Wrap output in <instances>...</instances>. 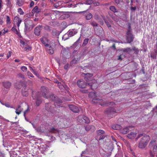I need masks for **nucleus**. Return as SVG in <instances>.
<instances>
[{
    "label": "nucleus",
    "mask_w": 157,
    "mask_h": 157,
    "mask_svg": "<svg viewBox=\"0 0 157 157\" xmlns=\"http://www.w3.org/2000/svg\"><path fill=\"white\" fill-rule=\"evenodd\" d=\"M131 30H132V29H131V25H130V24H129L128 25V31H130L131 32Z\"/></svg>",
    "instance_id": "6e6d98bb"
},
{
    "label": "nucleus",
    "mask_w": 157,
    "mask_h": 157,
    "mask_svg": "<svg viewBox=\"0 0 157 157\" xmlns=\"http://www.w3.org/2000/svg\"><path fill=\"white\" fill-rule=\"evenodd\" d=\"M28 89L26 88V86H25L23 87L22 90V93L23 96H27L28 94Z\"/></svg>",
    "instance_id": "a211bd4d"
},
{
    "label": "nucleus",
    "mask_w": 157,
    "mask_h": 157,
    "mask_svg": "<svg viewBox=\"0 0 157 157\" xmlns=\"http://www.w3.org/2000/svg\"><path fill=\"white\" fill-rule=\"evenodd\" d=\"M111 17L114 21L116 22H117L119 21V18L115 16H112Z\"/></svg>",
    "instance_id": "ea45409f"
},
{
    "label": "nucleus",
    "mask_w": 157,
    "mask_h": 157,
    "mask_svg": "<svg viewBox=\"0 0 157 157\" xmlns=\"http://www.w3.org/2000/svg\"><path fill=\"white\" fill-rule=\"evenodd\" d=\"M152 58L156 59H157V42L155 46V54H152L151 55Z\"/></svg>",
    "instance_id": "5701e85b"
},
{
    "label": "nucleus",
    "mask_w": 157,
    "mask_h": 157,
    "mask_svg": "<svg viewBox=\"0 0 157 157\" xmlns=\"http://www.w3.org/2000/svg\"><path fill=\"white\" fill-rule=\"evenodd\" d=\"M17 4L19 6H22L23 4V2L21 1L18 0L17 2Z\"/></svg>",
    "instance_id": "a18cd8bd"
},
{
    "label": "nucleus",
    "mask_w": 157,
    "mask_h": 157,
    "mask_svg": "<svg viewBox=\"0 0 157 157\" xmlns=\"http://www.w3.org/2000/svg\"><path fill=\"white\" fill-rule=\"evenodd\" d=\"M34 2L33 1H32L30 3V7H32L33 6H34Z\"/></svg>",
    "instance_id": "13d9d810"
},
{
    "label": "nucleus",
    "mask_w": 157,
    "mask_h": 157,
    "mask_svg": "<svg viewBox=\"0 0 157 157\" xmlns=\"http://www.w3.org/2000/svg\"><path fill=\"white\" fill-rule=\"evenodd\" d=\"M69 37H70V36H69V34H68V33H67L63 35L62 37V39L64 40H65L68 39Z\"/></svg>",
    "instance_id": "7c9ffc66"
},
{
    "label": "nucleus",
    "mask_w": 157,
    "mask_h": 157,
    "mask_svg": "<svg viewBox=\"0 0 157 157\" xmlns=\"http://www.w3.org/2000/svg\"><path fill=\"white\" fill-rule=\"evenodd\" d=\"M101 99L99 98H95L92 100V102L93 103H101Z\"/></svg>",
    "instance_id": "bb28decb"
},
{
    "label": "nucleus",
    "mask_w": 157,
    "mask_h": 157,
    "mask_svg": "<svg viewBox=\"0 0 157 157\" xmlns=\"http://www.w3.org/2000/svg\"><path fill=\"white\" fill-rule=\"evenodd\" d=\"M92 15L91 13H89L86 15V18L87 20H90L92 18Z\"/></svg>",
    "instance_id": "72a5a7b5"
},
{
    "label": "nucleus",
    "mask_w": 157,
    "mask_h": 157,
    "mask_svg": "<svg viewBox=\"0 0 157 157\" xmlns=\"http://www.w3.org/2000/svg\"><path fill=\"white\" fill-rule=\"evenodd\" d=\"M68 67V64H67L65 65L64 66V68L66 70H67Z\"/></svg>",
    "instance_id": "680f3d73"
},
{
    "label": "nucleus",
    "mask_w": 157,
    "mask_h": 157,
    "mask_svg": "<svg viewBox=\"0 0 157 157\" xmlns=\"http://www.w3.org/2000/svg\"><path fill=\"white\" fill-rule=\"evenodd\" d=\"M53 48L48 47V46L45 48L47 53L51 54H52L54 53Z\"/></svg>",
    "instance_id": "6ab92c4d"
},
{
    "label": "nucleus",
    "mask_w": 157,
    "mask_h": 157,
    "mask_svg": "<svg viewBox=\"0 0 157 157\" xmlns=\"http://www.w3.org/2000/svg\"><path fill=\"white\" fill-rule=\"evenodd\" d=\"M155 142V141L154 140H153L152 141H151L150 144H149V145L150 146H152L153 145H154V143Z\"/></svg>",
    "instance_id": "5fc2aeb1"
},
{
    "label": "nucleus",
    "mask_w": 157,
    "mask_h": 157,
    "mask_svg": "<svg viewBox=\"0 0 157 157\" xmlns=\"http://www.w3.org/2000/svg\"><path fill=\"white\" fill-rule=\"evenodd\" d=\"M21 70L24 72H25L27 71V68L25 66H22L21 67Z\"/></svg>",
    "instance_id": "c03bdc74"
},
{
    "label": "nucleus",
    "mask_w": 157,
    "mask_h": 157,
    "mask_svg": "<svg viewBox=\"0 0 157 157\" xmlns=\"http://www.w3.org/2000/svg\"><path fill=\"white\" fill-rule=\"evenodd\" d=\"M68 106L70 109L74 112L78 113L79 111L78 108L73 105H69Z\"/></svg>",
    "instance_id": "9d476101"
},
{
    "label": "nucleus",
    "mask_w": 157,
    "mask_h": 157,
    "mask_svg": "<svg viewBox=\"0 0 157 157\" xmlns=\"http://www.w3.org/2000/svg\"><path fill=\"white\" fill-rule=\"evenodd\" d=\"M49 131L50 132L54 133H57L59 132L58 130L54 127H52L50 128Z\"/></svg>",
    "instance_id": "393cba45"
},
{
    "label": "nucleus",
    "mask_w": 157,
    "mask_h": 157,
    "mask_svg": "<svg viewBox=\"0 0 157 157\" xmlns=\"http://www.w3.org/2000/svg\"><path fill=\"white\" fill-rule=\"evenodd\" d=\"M2 31H3V32H2V33L3 35H4L5 33L7 32H8V30H6L5 29H4Z\"/></svg>",
    "instance_id": "052dcab7"
},
{
    "label": "nucleus",
    "mask_w": 157,
    "mask_h": 157,
    "mask_svg": "<svg viewBox=\"0 0 157 157\" xmlns=\"http://www.w3.org/2000/svg\"><path fill=\"white\" fill-rule=\"evenodd\" d=\"M136 133L135 132H132L127 135V137L131 139H133L136 136Z\"/></svg>",
    "instance_id": "4be33fe9"
},
{
    "label": "nucleus",
    "mask_w": 157,
    "mask_h": 157,
    "mask_svg": "<svg viewBox=\"0 0 157 157\" xmlns=\"http://www.w3.org/2000/svg\"><path fill=\"white\" fill-rule=\"evenodd\" d=\"M20 19H21L19 18L18 17L16 16L14 19V22H17V21H18Z\"/></svg>",
    "instance_id": "de8ad7c7"
},
{
    "label": "nucleus",
    "mask_w": 157,
    "mask_h": 157,
    "mask_svg": "<svg viewBox=\"0 0 157 157\" xmlns=\"http://www.w3.org/2000/svg\"><path fill=\"white\" fill-rule=\"evenodd\" d=\"M126 34L127 43H130L133 41L134 37L131 33V32L130 31H127Z\"/></svg>",
    "instance_id": "39448f33"
},
{
    "label": "nucleus",
    "mask_w": 157,
    "mask_h": 157,
    "mask_svg": "<svg viewBox=\"0 0 157 157\" xmlns=\"http://www.w3.org/2000/svg\"><path fill=\"white\" fill-rule=\"evenodd\" d=\"M42 43L44 45L45 48L48 46V43L49 42V40L45 37H43L40 39Z\"/></svg>",
    "instance_id": "9b49d317"
},
{
    "label": "nucleus",
    "mask_w": 157,
    "mask_h": 157,
    "mask_svg": "<svg viewBox=\"0 0 157 157\" xmlns=\"http://www.w3.org/2000/svg\"><path fill=\"white\" fill-rule=\"evenodd\" d=\"M29 110V107H28L27 109L24 112V115L25 117V114L27 113L28 111Z\"/></svg>",
    "instance_id": "4d7b16f0"
},
{
    "label": "nucleus",
    "mask_w": 157,
    "mask_h": 157,
    "mask_svg": "<svg viewBox=\"0 0 157 157\" xmlns=\"http://www.w3.org/2000/svg\"><path fill=\"white\" fill-rule=\"evenodd\" d=\"M36 105L37 106H38L41 103V101L37 95H36Z\"/></svg>",
    "instance_id": "c756f323"
},
{
    "label": "nucleus",
    "mask_w": 157,
    "mask_h": 157,
    "mask_svg": "<svg viewBox=\"0 0 157 157\" xmlns=\"http://www.w3.org/2000/svg\"><path fill=\"white\" fill-rule=\"evenodd\" d=\"M11 55V52H9L7 53V58H9Z\"/></svg>",
    "instance_id": "864d4df0"
},
{
    "label": "nucleus",
    "mask_w": 157,
    "mask_h": 157,
    "mask_svg": "<svg viewBox=\"0 0 157 157\" xmlns=\"http://www.w3.org/2000/svg\"><path fill=\"white\" fill-rule=\"evenodd\" d=\"M27 74L28 76H30L31 77H34L30 71H28L27 72Z\"/></svg>",
    "instance_id": "3c124183"
},
{
    "label": "nucleus",
    "mask_w": 157,
    "mask_h": 157,
    "mask_svg": "<svg viewBox=\"0 0 157 157\" xmlns=\"http://www.w3.org/2000/svg\"><path fill=\"white\" fill-rule=\"evenodd\" d=\"M149 153L151 157H154L155 154L156 155V156L157 157V144L154 146L152 151L151 150H150Z\"/></svg>",
    "instance_id": "0eeeda50"
},
{
    "label": "nucleus",
    "mask_w": 157,
    "mask_h": 157,
    "mask_svg": "<svg viewBox=\"0 0 157 157\" xmlns=\"http://www.w3.org/2000/svg\"><path fill=\"white\" fill-rule=\"evenodd\" d=\"M6 22L7 24H10L11 23L10 20V18L8 16H6Z\"/></svg>",
    "instance_id": "58836bf2"
},
{
    "label": "nucleus",
    "mask_w": 157,
    "mask_h": 157,
    "mask_svg": "<svg viewBox=\"0 0 157 157\" xmlns=\"http://www.w3.org/2000/svg\"><path fill=\"white\" fill-rule=\"evenodd\" d=\"M105 21L108 27L109 28L111 27L110 25L108 22L105 20Z\"/></svg>",
    "instance_id": "603ef678"
},
{
    "label": "nucleus",
    "mask_w": 157,
    "mask_h": 157,
    "mask_svg": "<svg viewBox=\"0 0 157 157\" xmlns=\"http://www.w3.org/2000/svg\"><path fill=\"white\" fill-rule=\"evenodd\" d=\"M88 41L89 39L88 38H86L84 40L82 44V45H84L85 46L86 45L88 44Z\"/></svg>",
    "instance_id": "e433bc0d"
},
{
    "label": "nucleus",
    "mask_w": 157,
    "mask_h": 157,
    "mask_svg": "<svg viewBox=\"0 0 157 157\" xmlns=\"http://www.w3.org/2000/svg\"><path fill=\"white\" fill-rule=\"evenodd\" d=\"M150 139V136L148 135H146L143 137L141 138L140 142L139 143V147L140 148H145Z\"/></svg>",
    "instance_id": "f03ea898"
},
{
    "label": "nucleus",
    "mask_w": 157,
    "mask_h": 157,
    "mask_svg": "<svg viewBox=\"0 0 157 157\" xmlns=\"http://www.w3.org/2000/svg\"><path fill=\"white\" fill-rule=\"evenodd\" d=\"M22 21V20L21 19H20V20H19L18 21H17V24H20L21 23Z\"/></svg>",
    "instance_id": "774afa93"
},
{
    "label": "nucleus",
    "mask_w": 157,
    "mask_h": 157,
    "mask_svg": "<svg viewBox=\"0 0 157 157\" xmlns=\"http://www.w3.org/2000/svg\"><path fill=\"white\" fill-rule=\"evenodd\" d=\"M29 68L30 69V70L33 72V73L37 76L38 77L39 74H38L37 72H36L34 69H33L32 67L30 66H29Z\"/></svg>",
    "instance_id": "2f4dec72"
},
{
    "label": "nucleus",
    "mask_w": 157,
    "mask_h": 157,
    "mask_svg": "<svg viewBox=\"0 0 157 157\" xmlns=\"http://www.w3.org/2000/svg\"><path fill=\"white\" fill-rule=\"evenodd\" d=\"M112 127L113 129L115 130H120L121 128V127L118 124L113 125Z\"/></svg>",
    "instance_id": "a878e982"
},
{
    "label": "nucleus",
    "mask_w": 157,
    "mask_h": 157,
    "mask_svg": "<svg viewBox=\"0 0 157 157\" xmlns=\"http://www.w3.org/2000/svg\"><path fill=\"white\" fill-rule=\"evenodd\" d=\"M57 31L56 30H53L52 32V34L53 35H56Z\"/></svg>",
    "instance_id": "e2e57ef3"
},
{
    "label": "nucleus",
    "mask_w": 157,
    "mask_h": 157,
    "mask_svg": "<svg viewBox=\"0 0 157 157\" xmlns=\"http://www.w3.org/2000/svg\"><path fill=\"white\" fill-rule=\"evenodd\" d=\"M24 49L25 51H30L31 49V48L29 45H26Z\"/></svg>",
    "instance_id": "a19ab883"
},
{
    "label": "nucleus",
    "mask_w": 157,
    "mask_h": 157,
    "mask_svg": "<svg viewBox=\"0 0 157 157\" xmlns=\"http://www.w3.org/2000/svg\"><path fill=\"white\" fill-rule=\"evenodd\" d=\"M45 107L46 109L49 111L50 110V108L51 107V105L50 104L46 103L45 104Z\"/></svg>",
    "instance_id": "f704fd0d"
},
{
    "label": "nucleus",
    "mask_w": 157,
    "mask_h": 157,
    "mask_svg": "<svg viewBox=\"0 0 157 157\" xmlns=\"http://www.w3.org/2000/svg\"><path fill=\"white\" fill-rule=\"evenodd\" d=\"M94 126L93 125H88L85 127V129L86 131H89L91 128H93V130H94Z\"/></svg>",
    "instance_id": "c85d7f7f"
},
{
    "label": "nucleus",
    "mask_w": 157,
    "mask_h": 157,
    "mask_svg": "<svg viewBox=\"0 0 157 157\" xmlns=\"http://www.w3.org/2000/svg\"><path fill=\"white\" fill-rule=\"evenodd\" d=\"M44 29L48 31H50L51 30V27L48 25H45L44 27Z\"/></svg>",
    "instance_id": "37998d69"
},
{
    "label": "nucleus",
    "mask_w": 157,
    "mask_h": 157,
    "mask_svg": "<svg viewBox=\"0 0 157 157\" xmlns=\"http://www.w3.org/2000/svg\"><path fill=\"white\" fill-rule=\"evenodd\" d=\"M18 11L21 15H23L24 14V12L22 11L21 9L20 8H18Z\"/></svg>",
    "instance_id": "49530a36"
},
{
    "label": "nucleus",
    "mask_w": 157,
    "mask_h": 157,
    "mask_svg": "<svg viewBox=\"0 0 157 157\" xmlns=\"http://www.w3.org/2000/svg\"><path fill=\"white\" fill-rule=\"evenodd\" d=\"M11 30L15 33L19 35V33L17 29L14 27H13L11 29Z\"/></svg>",
    "instance_id": "c9c22d12"
},
{
    "label": "nucleus",
    "mask_w": 157,
    "mask_h": 157,
    "mask_svg": "<svg viewBox=\"0 0 157 157\" xmlns=\"http://www.w3.org/2000/svg\"><path fill=\"white\" fill-rule=\"evenodd\" d=\"M17 76L18 77L20 78L24 79L25 78L24 76L21 73L18 74L17 75Z\"/></svg>",
    "instance_id": "79ce46f5"
},
{
    "label": "nucleus",
    "mask_w": 157,
    "mask_h": 157,
    "mask_svg": "<svg viewBox=\"0 0 157 157\" xmlns=\"http://www.w3.org/2000/svg\"><path fill=\"white\" fill-rule=\"evenodd\" d=\"M109 105H112V106L114 105H115V104L113 102H111L109 103Z\"/></svg>",
    "instance_id": "338daca9"
},
{
    "label": "nucleus",
    "mask_w": 157,
    "mask_h": 157,
    "mask_svg": "<svg viewBox=\"0 0 157 157\" xmlns=\"http://www.w3.org/2000/svg\"><path fill=\"white\" fill-rule=\"evenodd\" d=\"M114 1L116 3L119 4L121 0H114Z\"/></svg>",
    "instance_id": "bf43d9fd"
},
{
    "label": "nucleus",
    "mask_w": 157,
    "mask_h": 157,
    "mask_svg": "<svg viewBox=\"0 0 157 157\" xmlns=\"http://www.w3.org/2000/svg\"><path fill=\"white\" fill-rule=\"evenodd\" d=\"M41 92L42 93L43 96L47 98H49L51 100H54L56 98L53 94H51L49 96H46V95L47 93V90L46 88L44 86L41 87Z\"/></svg>",
    "instance_id": "7ed1b4c3"
},
{
    "label": "nucleus",
    "mask_w": 157,
    "mask_h": 157,
    "mask_svg": "<svg viewBox=\"0 0 157 157\" xmlns=\"http://www.w3.org/2000/svg\"><path fill=\"white\" fill-rule=\"evenodd\" d=\"M89 97L90 98H92L93 99H94L96 97V95L95 93L91 92L89 93Z\"/></svg>",
    "instance_id": "cd10ccee"
},
{
    "label": "nucleus",
    "mask_w": 157,
    "mask_h": 157,
    "mask_svg": "<svg viewBox=\"0 0 157 157\" xmlns=\"http://www.w3.org/2000/svg\"><path fill=\"white\" fill-rule=\"evenodd\" d=\"M2 0H0V10L1 9L2 7Z\"/></svg>",
    "instance_id": "0e129e2a"
},
{
    "label": "nucleus",
    "mask_w": 157,
    "mask_h": 157,
    "mask_svg": "<svg viewBox=\"0 0 157 157\" xmlns=\"http://www.w3.org/2000/svg\"><path fill=\"white\" fill-rule=\"evenodd\" d=\"M78 61L76 60L75 59H73L71 62V64H75L78 62Z\"/></svg>",
    "instance_id": "8fccbe9b"
},
{
    "label": "nucleus",
    "mask_w": 157,
    "mask_h": 157,
    "mask_svg": "<svg viewBox=\"0 0 157 157\" xmlns=\"http://www.w3.org/2000/svg\"><path fill=\"white\" fill-rule=\"evenodd\" d=\"M43 26L41 25H39L36 27L34 30V33L36 36H39L40 34V31L42 29Z\"/></svg>",
    "instance_id": "6e6552de"
},
{
    "label": "nucleus",
    "mask_w": 157,
    "mask_h": 157,
    "mask_svg": "<svg viewBox=\"0 0 157 157\" xmlns=\"http://www.w3.org/2000/svg\"><path fill=\"white\" fill-rule=\"evenodd\" d=\"M116 113V110L113 108H109L106 110L105 112V113L109 117H112Z\"/></svg>",
    "instance_id": "20e7f679"
},
{
    "label": "nucleus",
    "mask_w": 157,
    "mask_h": 157,
    "mask_svg": "<svg viewBox=\"0 0 157 157\" xmlns=\"http://www.w3.org/2000/svg\"><path fill=\"white\" fill-rule=\"evenodd\" d=\"M90 24L93 27H96L98 26V24L95 21H93L90 22Z\"/></svg>",
    "instance_id": "4c0bfd02"
},
{
    "label": "nucleus",
    "mask_w": 157,
    "mask_h": 157,
    "mask_svg": "<svg viewBox=\"0 0 157 157\" xmlns=\"http://www.w3.org/2000/svg\"><path fill=\"white\" fill-rule=\"evenodd\" d=\"M136 8L135 7H131V10H136Z\"/></svg>",
    "instance_id": "69168bd1"
},
{
    "label": "nucleus",
    "mask_w": 157,
    "mask_h": 157,
    "mask_svg": "<svg viewBox=\"0 0 157 157\" xmlns=\"http://www.w3.org/2000/svg\"><path fill=\"white\" fill-rule=\"evenodd\" d=\"M78 33V31L76 30L72 29L69 30L68 32V34H69V36L71 37L75 35L76 34Z\"/></svg>",
    "instance_id": "f3484780"
},
{
    "label": "nucleus",
    "mask_w": 157,
    "mask_h": 157,
    "mask_svg": "<svg viewBox=\"0 0 157 157\" xmlns=\"http://www.w3.org/2000/svg\"><path fill=\"white\" fill-rule=\"evenodd\" d=\"M56 45V43L53 40H49V42L48 43V47L54 48Z\"/></svg>",
    "instance_id": "2eb2a0df"
},
{
    "label": "nucleus",
    "mask_w": 157,
    "mask_h": 157,
    "mask_svg": "<svg viewBox=\"0 0 157 157\" xmlns=\"http://www.w3.org/2000/svg\"><path fill=\"white\" fill-rule=\"evenodd\" d=\"M4 87L6 89H9L11 86V83L9 82H3Z\"/></svg>",
    "instance_id": "aec40b11"
},
{
    "label": "nucleus",
    "mask_w": 157,
    "mask_h": 157,
    "mask_svg": "<svg viewBox=\"0 0 157 157\" xmlns=\"http://www.w3.org/2000/svg\"><path fill=\"white\" fill-rule=\"evenodd\" d=\"M23 109L21 108V105H19L17 107L16 109L15 112L18 115L20 114L22 111Z\"/></svg>",
    "instance_id": "412c9836"
},
{
    "label": "nucleus",
    "mask_w": 157,
    "mask_h": 157,
    "mask_svg": "<svg viewBox=\"0 0 157 157\" xmlns=\"http://www.w3.org/2000/svg\"><path fill=\"white\" fill-rule=\"evenodd\" d=\"M85 75V79L86 81H89L90 80V77L93 76V74L91 73H83Z\"/></svg>",
    "instance_id": "ddd939ff"
},
{
    "label": "nucleus",
    "mask_w": 157,
    "mask_h": 157,
    "mask_svg": "<svg viewBox=\"0 0 157 157\" xmlns=\"http://www.w3.org/2000/svg\"><path fill=\"white\" fill-rule=\"evenodd\" d=\"M15 87L16 89H19L21 88V85H19L17 86V83H16L15 85Z\"/></svg>",
    "instance_id": "09e8293b"
},
{
    "label": "nucleus",
    "mask_w": 157,
    "mask_h": 157,
    "mask_svg": "<svg viewBox=\"0 0 157 157\" xmlns=\"http://www.w3.org/2000/svg\"><path fill=\"white\" fill-rule=\"evenodd\" d=\"M40 9L37 6H36L32 10V12L33 13H39L40 11Z\"/></svg>",
    "instance_id": "b1692460"
},
{
    "label": "nucleus",
    "mask_w": 157,
    "mask_h": 157,
    "mask_svg": "<svg viewBox=\"0 0 157 157\" xmlns=\"http://www.w3.org/2000/svg\"><path fill=\"white\" fill-rule=\"evenodd\" d=\"M131 128V127L129 126L126 127L121 129V132L123 134H126L128 133L130 131L129 128Z\"/></svg>",
    "instance_id": "4468645a"
},
{
    "label": "nucleus",
    "mask_w": 157,
    "mask_h": 157,
    "mask_svg": "<svg viewBox=\"0 0 157 157\" xmlns=\"http://www.w3.org/2000/svg\"><path fill=\"white\" fill-rule=\"evenodd\" d=\"M78 118L79 119H82V118L83 120H82V121L85 122L86 123H88L90 122V120L89 119L86 117L83 116H79L78 117Z\"/></svg>",
    "instance_id": "dca6fc26"
},
{
    "label": "nucleus",
    "mask_w": 157,
    "mask_h": 157,
    "mask_svg": "<svg viewBox=\"0 0 157 157\" xmlns=\"http://www.w3.org/2000/svg\"><path fill=\"white\" fill-rule=\"evenodd\" d=\"M110 10L114 13L117 12H118L117 9L113 6H111L109 7Z\"/></svg>",
    "instance_id": "473e14b6"
},
{
    "label": "nucleus",
    "mask_w": 157,
    "mask_h": 157,
    "mask_svg": "<svg viewBox=\"0 0 157 157\" xmlns=\"http://www.w3.org/2000/svg\"><path fill=\"white\" fill-rule=\"evenodd\" d=\"M54 101H55L54 105L56 107H59L60 106V104L62 102V100L59 98H56Z\"/></svg>",
    "instance_id": "f8f14e48"
},
{
    "label": "nucleus",
    "mask_w": 157,
    "mask_h": 157,
    "mask_svg": "<svg viewBox=\"0 0 157 157\" xmlns=\"http://www.w3.org/2000/svg\"><path fill=\"white\" fill-rule=\"evenodd\" d=\"M97 133L98 135L99 136V140H103L106 137L105 132L103 130H99L97 131Z\"/></svg>",
    "instance_id": "423d86ee"
},
{
    "label": "nucleus",
    "mask_w": 157,
    "mask_h": 157,
    "mask_svg": "<svg viewBox=\"0 0 157 157\" xmlns=\"http://www.w3.org/2000/svg\"><path fill=\"white\" fill-rule=\"evenodd\" d=\"M93 84L91 82H86L83 80L81 79L78 80L77 82V84L78 86L82 89L80 90V91L84 94L88 93L91 89L94 90L97 87V83L95 80Z\"/></svg>",
    "instance_id": "f257e3e1"
},
{
    "label": "nucleus",
    "mask_w": 157,
    "mask_h": 157,
    "mask_svg": "<svg viewBox=\"0 0 157 157\" xmlns=\"http://www.w3.org/2000/svg\"><path fill=\"white\" fill-rule=\"evenodd\" d=\"M25 31H29L32 24V22L31 21H28L25 22Z\"/></svg>",
    "instance_id": "1a4fd4ad"
}]
</instances>
